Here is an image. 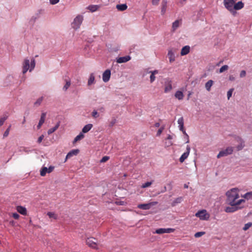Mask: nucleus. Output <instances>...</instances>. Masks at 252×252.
I'll return each mask as SVG.
<instances>
[{
	"label": "nucleus",
	"mask_w": 252,
	"mask_h": 252,
	"mask_svg": "<svg viewBox=\"0 0 252 252\" xmlns=\"http://www.w3.org/2000/svg\"><path fill=\"white\" fill-rule=\"evenodd\" d=\"M35 63L34 59H32L31 60V64L30 65V71H31L35 67Z\"/></svg>",
	"instance_id": "e433bc0d"
},
{
	"label": "nucleus",
	"mask_w": 252,
	"mask_h": 252,
	"mask_svg": "<svg viewBox=\"0 0 252 252\" xmlns=\"http://www.w3.org/2000/svg\"><path fill=\"white\" fill-rule=\"evenodd\" d=\"M246 75V72L245 70H242L240 73V77L243 78L245 77Z\"/></svg>",
	"instance_id": "5fc2aeb1"
},
{
	"label": "nucleus",
	"mask_w": 252,
	"mask_h": 252,
	"mask_svg": "<svg viewBox=\"0 0 252 252\" xmlns=\"http://www.w3.org/2000/svg\"><path fill=\"white\" fill-rule=\"evenodd\" d=\"M195 216L202 220H208L210 217V214L204 209L198 211Z\"/></svg>",
	"instance_id": "f03ea898"
},
{
	"label": "nucleus",
	"mask_w": 252,
	"mask_h": 252,
	"mask_svg": "<svg viewBox=\"0 0 252 252\" xmlns=\"http://www.w3.org/2000/svg\"><path fill=\"white\" fill-rule=\"evenodd\" d=\"M8 116L5 115L1 117L0 119V126H1L3 125L5 121L7 119Z\"/></svg>",
	"instance_id": "58836bf2"
},
{
	"label": "nucleus",
	"mask_w": 252,
	"mask_h": 252,
	"mask_svg": "<svg viewBox=\"0 0 252 252\" xmlns=\"http://www.w3.org/2000/svg\"><path fill=\"white\" fill-rule=\"evenodd\" d=\"M10 127H11V126H10L7 128V129L5 130V131L4 132V133L3 134V137H7L9 133V131H10Z\"/></svg>",
	"instance_id": "09e8293b"
},
{
	"label": "nucleus",
	"mask_w": 252,
	"mask_h": 252,
	"mask_svg": "<svg viewBox=\"0 0 252 252\" xmlns=\"http://www.w3.org/2000/svg\"><path fill=\"white\" fill-rule=\"evenodd\" d=\"M104 109L103 107H101L100 108V110L102 112H103L104 111Z\"/></svg>",
	"instance_id": "774afa93"
},
{
	"label": "nucleus",
	"mask_w": 252,
	"mask_h": 252,
	"mask_svg": "<svg viewBox=\"0 0 252 252\" xmlns=\"http://www.w3.org/2000/svg\"><path fill=\"white\" fill-rule=\"evenodd\" d=\"M229 80L230 81H234L235 80V78L233 75H230L229 76Z\"/></svg>",
	"instance_id": "052dcab7"
},
{
	"label": "nucleus",
	"mask_w": 252,
	"mask_h": 252,
	"mask_svg": "<svg viewBox=\"0 0 252 252\" xmlns=\"http://www.w3.org/2000/svg\"><path fill=\"white\" fill-rule=\"evenodd\" d=\"M175 229L174 228H158L157 229L155 233L157 234H163V233H170L173 232L174 231Z\"/></svg>",
	"instance_id": "6e6552de"
},
{
	"label": "nucleus",
	"mask_w": 252,
	"mask_h": 252,
	"mask_svg": "<svg viewBox=\"0 0 252 252\" xmlns=\"http://www.w3.org/2000/svg\"><path fill=\"white\" fill-rule=\"evenodd\" d=\"M111 76V71L109 69L106 70L102 74V80L104 82H107Z\"/></svg>",
	"instance_id": "ddd939ff"
},
{
	"label": "nucleus",
	"mask_w": 252,
	"mask_h": 252,
	"mask_svg": "<svg viewBox=\"0 0 252 252\" xmlns=\"http://www.w3.org/2000/svg\"><path fill=\"white\" fill-rule=\"evenodd\" d=\"M252 226V222H249L246 224H245L244 227H243V230L245 231H246L248 230L250 227H251Z\"/></svg>",
	"instance_id": "ea45409f"
},
{
	"label": "nucleus",
	"mask_w": 252,
	"mask_h": 252,
	"mask_svg": "<svg viewBox=\"0 0 252 252\" xmlns=\"http://www.w3.org/2000/svg\"><path fill=\"white\" fill-rule=\"evenodd\" d=\"M59 0H50V2L52 4H55L59 2Z\"/></svg>",
	"instance_id": "bf43d9fd"
},
{
	"label": "nucleus",
	"mask_w": 252,
	"mask_h": 252,
	"mask_svg": "<svg viewBox=\"0 0 252 252\" xmlns=\"http://www.w3.org/2000/svg\"><path fill=\"white\" fill-rule=\"evenodd\" d=\"M160 0H152V4L154 5H158Z\"/></svg>",
	"instance_id": "4d7b16f0"
},
{
	"label": "nucleus",
	"mask_w": 252,
	"mask_h": 252,
	"mask_svg": "<svg viewBox=\"0 0 252 252\" xmlns=\"http://www.w3.org/2000/svg\"><path fill=\"white\" fill-rule=\"evenodd\" d=\"M79 150L78 149H74V150H72L71 151H70L67 154L64 162H65L68 158H70L71 157H72L73 156L77 155L79 153Z\"/></svg>",
	"instance_id": "2eb2a0df"
},
{
	"label": "nucleus",
	"mask_w": 252,
	"mask_h": 252,
	"mask_svg": "<svg viewBox=\"0 0 252 252\" xmlns=\"http://www.w3.org/2000/svg\"><path fill=\"white\" fill-rule=\"evenodd\" d=\"M233 90V89H231L227 92V96L228 99L231 97Z\"/></svg>",
	"instance_id": "49530a36"
},
{
	"label": "nucleus",
	"mask_w": 252,
	"mask_h": 252,
	"mask_svg": "<svg viewBox=\"0 0 252 252\" xmlns=\"http://www.w3.org/2000/svg\"><path fill=\"white\" fill-rule=\"evenodd\" d=\"M99 7L100 6L98 5H90L87 7V9L92 12H94L97 11Z\"/></svg>",
	"instance_id": "4be33fe9"
},
{
	"label": "nucleus",
	"mask_w": 252,
	"mask_h": 252,
	"mask_svg": "<svg viewBox=\"0 0 252 252\" xmlns=\"http://www.w3.org/2000/svg\"><path fill=\"white\" fill-rule=\"evenodd\" d=\"M234 0H224L223 3L225 8L231 12H234L233 10V6L234 4Z\"/></svg>",
	"instance_id": "39448f33"
},
{
	"label": "nucleus",
	"mask_w": 252,
	"mask_h": 252,
	"mask_svg": "<svg viewBox=\"0 0 252 252\" xmlns=\"http://www.w3.org/2000/svg\"><path fill=\"white\" fill-rule=\"evenodd\" d=\"M60 125V122H59L56 125V126L52 127V128H50L48 130V134L49 135L52 134V133H53L54 131H55L59 127Z\"/></svg>",
	"instance_id": "b1692460"
},
{
	"label": "nucleus",
	"mask_w": 252,
	"mask_h": 252,
	"mask_svg": "<svg viewBox=\"0 0 252 252\" xmlns=\"http://www.w3.org/2000/svg\"><path fill=\"white\" fill-rule=\"evenodd\" d=\"M239 205H230L231 206L226 207L225 208V211L226 213H233L238 209L241 208V207H238Z\"/></svg>",
	"instance_id": "1a4fd4ad"
},
{
	"label": "nucleus",
	"mask_w": 252,
	"mask_h": 252,
	"mask_svg": "<svg viewBox=\"0 0 252 252\" xmlns=\"http://www.w3.org/2000/svg\"><path fill=\"white\" fill-rule=\"evenodd\" d=\"M168 56L169 59V62L172 63L175 61V57L174 54L172 50H169L168 53Z\"/></svg>",
	"instance_id": "393cba45"
},
{
	"label": "nucleus",
	"mask_w": 252,
	"mask_h": 252,
	"mask_svg": "<svg viewBox=\"0 0 252 252\" xmlns=\"http://www.w3.org/2000/svg\"><path fill=\"white\" fill-rule=\"evenodd\" d=\"M233 151V148L232 147H227L226 149L221 151L219 152V154L217 155L218 158H220L221 157L227 156L229 155H230L232 153Z\"/></svg>",
	"instance_id": "20e7f679"
},
{
	"label": "nucleus",
	"mask_w": 252,
	"mask_h": 252,
	"mask_svg": "<svg viewBox=\"0 0 252 252\" xmlns=\"http://www.w3.org/2000/svg\"><path fill=\"white\" fill-rule=\"evenodd\" d=\"M48 173V168L46 167H43L40 170V175L41 176H44Z\"/></svg>",
	"instance_id": "c9c22d12"
},
{
	"label": "nucleus",
	"mask_w": 252,
	"mask_h": 252,
	"mask_svg": "<svg viewBox=\"0 0 252 252\" xmlns=\"http://www.w3.org/2000/svg\"><path fill=\"white\" fill-rule=\"evenodd\" d=\"M131 57L129 56L121 57L117 59V62L119 63H126L129 61Z\"/></svg>",
	"instance_id": "4468645a"
},
{
	"label": "nucleus",
	"mask_w": 252,
	"mask_h": 252,
	"mask_svg": "<svg viewBox=\"0 0 252 252\" xmlns=\"http://www.w3.org/2000/svg\"><path fill=\"white\" fill-rule=\"evenodd\" d=\"M190 147L189 146L187 147V151L182 154L181 157L180 158L179 160L181 162H183L188 157L190 152Z\"/></svg>",
	"instance_id": "f8f14e48"
},
{
	"label": "nucleus",
	"mask_w": 252,
	"mask_h": 252,
	"mask_svg": "<svg viewBox=\"0 0 252 252\" xmlns=\"http://www.w3.org/2000/svg\"><path fill=\"white\" fill-rule=\"evenodd\" d=\"M166 145H167V147H169V146H170L172 145V143L171 141L169 142L168 143V144H167L166 143Z\"/></svg>",
	"instance_id": "69168bd1"
},
{
	"label": "nucleus",
	"mask_w": 252,
	"mask_h": 252,
	"mask_svg": "<svg viewBox=\"0 0 252 252\" xmlns=\"http://www.w3.org/2000/svg\"><path fill=\"white\" fill-rule=\"evenodd\" d=\"M96 241V240L94 238H89L86 240V243L90 247L97 249Z\"/></svg>",
	"instance_id": "423d86ee"
},
{
	"label": "nucleus",
	"mask_w": 252,
	"mask_h": 252,
	"mask_svg": "<svg viewBox=\"0 0 252 252\" xmlns=\"http://www.w3.org/2000/svg\"><path fill=\"white\" fill-rule=\"evenodd\" d=\"M43 99V97L41 96L39 97L34 103V105L36 106H39L41 103L42 100Z\"/></svg>",
	"instance_id": "4c0bfd02"
},
{
	"label": "nucleus",
	"mask_w": 252,
	"mask_h": 252,
	"mask_svg": "<svg viewBox=\"0 0 252 252\" xmlns=\"http://www.w3.org/2000/svg\"><path fill=\"white\" fill-rule=\"evenodd\" d=\"M227 196V201L230 205H240L242 203L245 202L244 199H239V195L238 189L237 188H233L227 191L226 193Z\"/></svg>",
	"instance_id": "f257e3e1"
},
{
	"label": "nucleus",
	"mask_w": 252,
	"mask_h": 252,
	"mask_svg": "<svg viewBox=\"0 0 252 252\" xmlns=\"http://www.w3.org/2000/svg\"><path fill=\"white\" fill-rule=\"evenodd\" d=\"M155 127H158L160 126V123H156L155 124Z\"/></svg>",
	"instance_id": "0e129e2a"
},
{
	"label": "nucleus",
	"mask_w": 252,
	"mask_h": 252,
	"mask_svg": "<svg viewBox=\"0 0 252 252\" xmlns=\"http://www.w3.org/2000/svg\"><path fill=\"white\" fill-rule=\"evenodd\" d=\"M244 3L241 1H238L235 4L233 5V10H240L241 9L244 7Z\"/></svg>",
	"instance_id": "a211bd4d"
},
{
	"label": "nucleus",
	"mask_w": 252,
	"mask_h": 252,
	"mask_svg": "<svg viewBox=\"0 0 252 252\" xmlns=\"http://www.w3.org/2000/svg\"><path fill=\"white\" fill-rule=\"evenodd\" d=\"M164 126H162L161 127L158 131L157 133V136H159L160 135V134H161V133L162 132L163 130H164Z\"/></svg>",
	"instance_id": "8fccbe9b"
},
{
	"label": "nucleus",
	"mask_w": 252,
	"mask_h": 252,
	"mask_svg": "<svg viewBox=\"0 0 252 252\" xmlns=\"http://www.w3.org/2000/svg\"><path fill=\"white\" fill-rule=\"evenodd\" d=\"M183 199L182 197H180L177 198H176L175 201L173 202V205H175L176 203H181Z\"/></svg>",
	"instance_id": "a18cd8bd"
},
{
	"label": "nucleus",
	"mask_w": 252,
	"mask_h": 252,
	"mask_svg": "<svg viewBox=\"0 0 252 252\" xmlns=\"http://www.w3.org/2000/svg\"><path fill=\"white\" fill-rule=\"evenodd\" d=\"M47 215L49 217L50 219H53L54 220L58 219V215L54 212H49L47 213Z\"/></svg>",
	"instance_id": "c85d7f7f"
},
{
	"label": "nucleus",
	"mask_w": 252,
	"mask_h": 252,
	"mask_svg": "<svg viewBox=\"0 0 252 252\" xmlns=\"http://www.w3.org/2000/svg\"><path fill=\"white\" fill-rule=\"evenodd\" d=\"M116 119L115 118L112 119V120L109 123V126L110 127L113 126L115 125V124H116Z\"/></svg>",
	"instance_id": "de8ad7c7"
},
{
	"label": "nucleus",
	"mask_w": 252,
	"mask_h": 252,
	"mask_svg": "<svg viewBox=\"0 0 252 252\" xmlns=\"http://www.w3.org/2000/svg\"><path fill=\"white\" fill-rule=\"evenodd\" d=\"M84 137V135L82 133H80L79 135H78L74 139V142H76L78 141H79L83 139Z\"/></svg>",
	"instance_id": "f704fd0d"
},
{
	"label": "nucleus",
	"mask_w": 252,
	"mask_h": 252,
	"mask_svg": "<svg viewBox=\"0 0 252 252\" xmlns=\"http://www.w3.org/2000/svg\"><path fill=\"white\" fill-rule=\"evenodd\" d=\"M172 89V82L170 80H167L165 83L164 92L168 93Z\"/></svg>",
	"instance_id": "dca6fc26"
},
{
	"label": "nucleus",
	"mask_w": 252,
	"mask_h": 252,
	"mask_svg": "<svg viewBox=\"0 0 252 252\" xmlns=\"http://www.w3.org/2000/svg\"><path fill=\"white\" fill-rule=\"evenodd\" d=\"M190 47L189 46H185L181 50V55L184 56L188 54L189 52Z\"/></svg>",
	"instance_id": "412c9836"
},
{
	"label": "nucleus",
	"mask_w": 252,
	"mask_h": 252,
	"mask_svg": "<svg viewBox=\"0 0 252 252\" xmlns=\"http://www.w3.org/2000/svg\"><path fill=\"white\" fill-rule=\"evenodd\" d=\"M180 25V21L179 20H176L172 24V29L173 31H175Z\"/></svg>",
	"instance_id": "2f4dec72"
},
{
	"label": "nucleus",
	"mask_w": 252,
	"mask_h": 252,
	"mask_svg": "<svg viewBox=\"0 0 252 252\" xmlns=\"http://www.w3.org/2000/svg\"><path fill=\"white\" fill-rule=\"evenodd\" d=\"M184 96L183 92L180 91H177L175 94V97L179 100H182Z\"/></svg>",
	"instance_id": "a878e982"
},
{
	"label": "nucleus",
	"mask_w": 252,
	"mask_h": 252,
	"mask_svg": "<svg viewBox=\"0 0 252 252\" xmlns=\"http://www.w3.org/2000/svg\"><path fill=\"white\" fill-rule=\"evenodd\" d=\"M42 124H40V123H38V125H37V129H40V127H41V126H42Z\"/></svg>",
	"instance_id": "e2e57ef3"
},
{
	"label": "nucleus",
	"mask_w": 252,
	"mask_h": 252,
	"mask_svg": "<svg viewBox=\"0 0 252 252\" xmlns=\"http://www.w3.org/2000/svg\"><path fill=\"white\" fill-rule=\"evenodd\" d=\"M205 234V232L204 231L198 232H196V233H195L194 237L195 238H199L200 237H201Z\"/></svg>",
	"instance_id": "a19ab883"
},
{
	"label": "nucleus",
	"mask_w": 252,
	"mask_h": 252,
	"mask_svg": "<svg viewBox=\"0 0 252 252\" xmlns=\"http://www.w3.org/2000/svg\"><path fill=\"white\" fill-rule=\"evenodd\" d=\"M228 69V66L227 65H224L220 69L219 72L222 73L223 71L227 70Z\"/></svg>",
	"instance_id": "c03bdc74"
},
{
	"label": "nucleus",
	"mask_w": 252,
	"mask_h": 252,
	"mask_svg": "<svg viewBox=\"0 0 252 252\" xmlns=\"http://www.w3.org/2000/svg\"><path fill=\"white\" fill-rule=\"evenodd\" d=\"M12 216L16 220L19 219L20 216L18 214L16 213H14L12 214Z\"/></svg>",
	"instance_id": "864d4df0"
},
{
	"label": "nucleus",
	"mask_w": 252,
	"mask_h": 252,
	"mask_svg": "<svg viewBox=\"0 0 252 252\" xmlns=\"http://www.w3.org/2000/svg\"><path fill=\"white\" fill-rule=\"evenodd\" d=\"M148 73H151L150 75V82L151 83H153L156 79L155 75L158 73V70H155L154 71H150L148 72Z\"/></svg>",
	"instance_id": "6ab92c4d"
},
{
	"label": "nucleus",
	"mask_w": 252,
	"mask_h": 252,
	"mask_svg": "<svg viewBox=\"0 0 252 252\" xmlns=\"http://www.w3.org/2000/svg\"><path fill=\"white\" fill-rule=\"evenodd\" d=\"M109 159V157L108 156L103 157L100 160L101 162H105L107 161Z\"/></svg>",
	"instance_id": "603ef678"
},
{
	"label": "nucleus",
	"mask_w": 252,
	"mask_h": 252,
	"mask_svg": "<svg viewBox=\"0 0 252 252\" xmlns=\"http://www.w3.org/2000/svg\"><path fill=\"white\" fill-rule=\"evenodd\" d=\"M158 204L157 202L154 201L151 202L147 204H139L137 207L140 209L142 210H149L151 208V207L153 206L156 205Z\"/></svg>",
	"instance_id": "0eeeda50"
},
{
	"label": "nucleus",
	"mask_w": 252,
	"mask_h": 252,
	"mask_svg": "<svg viewBox=\"0 0 252 252\" xmlns=\"http://www.w3.org/2000/svg\"><path fill=\"white\" fill-rule=\"evenodd\" d=\"M44 135H41V136H40L38 137V139H37V142H38V143H40L42 142V141L43 140V138H44Z\"/></svg>",
	"instance_id": "6e6d98bb"
},
{
	"label": "nucleus",
	"mask_w": 252,
	"mask_h": 252,
	"mask_svg": "<svg viewBox=\"0 0 252 252\" xmlns=\"http://www.w3.org/2000/svg\"><path fill=\"white\" fill-rule=\"evenodd\" d=\"M92 117L94 118H96L98 117V113L96 110H94L92 113Z\"/></svg>",
	"instance_id": "3c124183"
},
{
	"label": "nucleus",
	"mask_w": 252,
	"mask_h": 252,
	"mask_svg": "<svg viewBox=\"0 0 252 252\" xmlns=\"http://www.w3.org/2000/svg\"><path fill=\"white\" fill-rule=\"evenodd\" d=\"M95 77L94 73H91L90 75L88 81V85L90 86L94 83Z\"/></svg>",
	"instance_id": "bb28decb"
},
{
	"label": "nucleus",
	"mask_w": 252,
	"mask_h": 252,
	"mask_svg": "<svg viewBox=\"0 0 252 252\" xmlns=\"http://www.w3.org/2000/svg\"><path fill=\"white\" fill-rule=\"evenodd\" d=\"M54 169V166H50L48 168V173H50L52 172L53 171Z\"/></svg>",
	"instance_id": "13d9d810"
},
{
	"label": "nucleus",
	"mask_w": 252,
	"mask_h": 252,
	"mask_svg": "<svg viewBox=\"0 0 252 252\" xmlns=\"http://www.w3.org/2000/svg\"><path fill=\"white\" fill-rule=\"evenodd\" d=\"M16 210L18 212L23 215H26L27 213V209L25 207L18 206L16 208Z\"/></svg>",
	"instance_id": "f3484780"
},
{
	"label": "nucleus",
	"mask_w": 252,
	"mask_h": 252,
	"mask_svg": "<svg viewBox=\"0 0 252 252\" xmlns=\"http://www.w3.org/2000/svg\"><path fill=\"white\" fill-rule=\"evenodd\" d=\"M116 8L120 11H124L127 9V6L126 4H118Z\"/></svg>",
	"instance_id": "c756f323"
},
{
	"label": "nucleus",
	"mask_w": 252,
	"mask_h": 252,
	"mask_svg": "<svg viewBox=\"0 0 252 252\" xmlns=\"http://www.w3.org/2000/svg\"><path fill=\"white\" fill-rule=\"evenodd\" d=\"M30 69V61L28 59H25L23 63V73H26Z\"/></svg>",
	"instance_id": "9b49d317"
},
{
	"label": "nucleus",
	"mask_w": 252,
	"mask_h": 252,
	"mask_svg": "<svg viewBox=\"0 0 252 252\" xmlns=\"http://www.w3.org/2000/svg\"><path fill=\"white\" fill-rule=\"evenodd\" d=\"M243 197L247 199L251 198L252 197V192L246 193L244 196H243Z\"/></svg>",
	"instance_id": "79ce46f5"
},
{
	"label": "nucleus",
	"mask_w": 252,
	"mask_h": 252,
	"mask_svg": "<svg viewBox=\"0 0 252 252\" xmlns=\"http://www.w3.org/2000/svg\"><path fill=\"white\" fill-rule=\"evenodd\" d=\"M239 140L240 142V144L237 147V149L238 151H240V150H242L245 145L244 142L241 138H239Z\"/></svg>",
	"instance_id": "473e14b6"
},
{
	"label": "nucleus",
	"mask_w": 252,
	"mask_h": 252,
	"mask_svg": "<svg viewBox=\"0 0 252 252\" xmlns=\"http://www.w3.org/2000/svg\"><path fill=\"white\" fill-rule=\"evenodd\" d=\"M83 21V17L82 15H77L74 19L72 23V27L73 29L77 30L79 29Z\"/></svg>",
	"instance_id": "7ed1b4c3"
},
{
	"label": "nucleus",
	"mask_w": 252,
	"mask_h": 252,
	"mask_svg": "<svg viewBox=\"0 0 252 252\" xmlns=\"http://www.w3.org/2000/svg\"><path fill=\"white\" fill-rule=\"evenodd\" d=\"M214 82L212 80H209L206 83L205 87L206 89L208 91H210L211 90V88L213 86Z\"/></svg>",
	"instance_id": "cd10ccee"
},
{
	"label": "nucleus",
	"mask_w": 252,
	"mask_h": 252,
	"mask_svg": "<svg viewBox=\"0 0 252 252\" xmlns=\"http://www.w3.org/2000/svg\"><path fill=\"white\" fill-rule=\"evenodd\" d=\"M167 6V0H162L161 2V13L162 15H164L166 12Z\"/></svg>",
	"instance_id": "aec40b11"
},
{
	"label": "nucleus",
	"mask_w": 252,
	"mask_h": 252,
	"mask_svg": "<svg viewBox=\"0 0 252 252\" xmlns=\"http://www.w3.org/2000/svg\"><path fill=\"white\" fill-rule=\"evenodd\" d=\"M178 124H179V129L183 132L187 136L189 137L188 135L186 132L184 127V119L183 117L180 118L178 120Z\"/></svg>",
	"instance_id": "9d476101"
},
{
	"label": "nucleus",
	"mask_w": 252,
	"mask_h": 252,
	"mask_svg": "<svg viewBox=\"0 0 252 252\" xmlns=\"http://www.w3.org/2000/svg\"><path fill=\"white\" fill-rule=\"evenodd\" d=\"M153 182V181H152V182H146V183H145L143 184L142 185L141 187H142V188H148V187H150V186L152 184Z\"/></svg>",
	"instance_id": "37998d69"
},
{
	"label": "nucleus",
	"mask_w": 252,
	"mask_h": 252,
	"mask_svg": "<svg viewBox=\"0 0 252 252\" xmlns=\"http://www.w3.org/2000/svg\"><path fill=\"white\" fill-rule=\"evenodd\" d=\"M46 116V113L45 112L42 113L41 114L39 123L42 124L43 125V124L45 122Z\"/></svg>",
	"instance_id": "72a5a7b5"
},
{
	"label": "nucleus",
	"mask_w": 252,
	"mask_h": 252,
	"mask_svg": "<svg viewBox=\"0 0 252 252\" xmlns=\"http://www.w3.org/2000/svg\"><path fill=\"white\" fill-rule=\"evenodd\" d=\"M9 224H10L11 225H12V226H14L15 225V222L14 220H11V221H10V222H9Z\"/></svg>",
	"instance_id": "680f3d73"
},
{
	"label": "nucleus",
	"mask_w": 252,
	"mask_h": 252,
	"mask_svg": "<svg viewBox=\"0 0 252 252\" xmlns=\"http://www.w3.org/2000/svg\"><path fill=\"white\" fill-rule=\"evenodd\" d=\"M172 139V137L171 135H168L167 137V139H168V140H171Z\"/></svg>",
	"instance_id": "338daca9"
},
{
	"label": "nucleus",
	"mask_w": 252,
	"mask_h": 252,
	"mask_svg": "<svg viewBox=\"0 0 252 252\" xmlns=\"http://www.w3.org/2000/svg\"><path fill=\"white\" fill-rule=\"evenodd\" d=\"M64 81L65 82V84L63 87V90L64 91H66L71 85V81L70 80L67 79H64Z\"/></svg>",
	"instance_id": "7c9ffc66"
},
{
	"label": "nucleus",
	"mask_w": 252,
	"mask_h": 252,
	"mask_svg": "<svg viewBox=\"0 0 252 252\" xmlns=\"http://www.w3.org/2000/svg\"><path fill=\"white\" fill-rule=\"evenodd\" d=\"M92 127H93L92 124H88L84 126V127L82 129V133H87L89 131H90Z\"/></svg>",
	"instance_id": "5701e85b"
}]
</instances>
